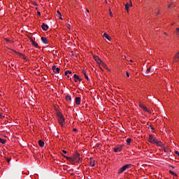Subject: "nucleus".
Returning a JSON list of instances; mask_svg holds the SVG:
<instances>
[{"label":"nucleus","instance_id":"29","mask_svg":"<svg viewBox=\"0 0 179 179\" xmlns=\"http://www.w3.org/2000/svg\"><path fill=\"white\" fill-rule=\"evenodd\" d=\"M23 59H25V61H29V59H27V57H26L24 55L22 56Z\"/></svg>","mask_w":179,"mask_h":179},{"label":"nucleus","instance_id":"35","mask_svg":"<svg viewBox=\"0 0 179 179\" xmlns=\"http://www.w3.org/2000/svg\"><path fill=\"white\" fill-rule=\"evenodd\" d=\"M157 15H160V10H158V11L156 13Z\"/></svg>","mask_w":179,"mask_h":179},{"label":"nucleus","instance_id":"10","mask_svg":"<svg viewBox=\"0 0 179 179\" xmlns=\"http://www.w3.org/2000/svg\"><path fill=\"white\" fill-rule=\"evenodd\" d=\"M122 150V146H119V147L113 148V150L115 153H118V152H121Z\"/></svg>","mask_w":179,"mask_h":179},{"label":"nucleus","instance_id":"12","mask_svg":"<svg viewBox=\"0 0 179 179\" xmlns=\"http://www.w3.org/2000/svg\"><path fill=\"white\" fill-rule=\"evenodd\" d=\"M100 65H101V66L105 68V69H106L107 71H110V69H108V66H107V65L104 64V62H102Z\"/></svg>","mask_w":179,"mask_h":179},{"label":"nucleus","instance_id":"31","mask_svg":"<svg viewBox=\"0 0 179 179\" xmlns=\"http://www.w3.org/2000/svg\"><path fill=\"white\" fill-rule=\"evenodd\" d=\"M16 54H17L18 55H20V57H23V54L20 53V52H16Z\"/></svg>","mask_w":179,"mask_h":179},{"label":"nucleus","instance_id":"14","mask_svg":"<svg viewBox=\"0 0 179 179\" xmlns=\"http://www.w3.org/2000/svg\"><path fill=\"white\" fill-rule=\"evenodd\" d=\"M41 40L43 44H48V39H47V38L42 37Z\"/></svg>","mask_w":179,"mask_h":179},{"label":"nucleus","instance_id":"47","mask_svg":"<svg viewBox=\"0 0 179 179\" xmlns=\"http://www.w3.org/2000/svg\"><path fill=\"white\" fill-rule=\"evenodd\" d=\"M75 82H78V79L77 78H75Z\"/></svg>","mask_w":179,"mask_h":179},{"label":"nucleus","instance_id":"21","mask_svg":"<svg viewBox=\"0 0 179 179\" xmlns=\"http://www.w3.org/2000/svg\"><path fill=\"white\" fill-rule=\"evenodd\" d=\"M73 78H74V79H77L78 80H80H80H82V79H80V78H79V76H78V75L74 74V75H73Z\"/></svg>","mask_w":179,"mask_h":179},{"label":"nucleus","instance_id":"2","mask_svg":"<svg viewBox=\"0 0 179 179\" xmlns=\"http://www.w3.org/2000/svg\"><path fill=\"white\" fill-rule=\"evenodd\" d=\"M57 118L60 125H62V127H64L65 124V117H64V115H62V113H57Z\"/></svg>","mask_w":179,"mask_h":179},{"label":"nucleus","instance_id":"44","mask_svg":"<svg viewBox=\"0 0 179 179\" xmlns=\"http://www.w3.org/2000/svg\"><path fill=\"white\" fill-rule=\"evenodd\" d=\"M34 5H35L36 6H37V3L34 2Z\"/></svg>","mask_w":179,"mask_h":179},{"label":"nucleus","instance_id":"43","mask_svg":"<svg viewBox=\"0 0 179 179\" xmlns=\"http://www.w3.org/2000/svg\"><path fill=\"white\" fill-rule=\"evenodd\" d=\"M176 33H179V28L176 29Z\"/></svg>","mask_w":179,"mask_h":179},{"label":"nucleus","instance_id":"3","mask_svg":"<svg viewBox=\"0 0 179 179\" xmlns=\"http://www.w3.org/2000/svg\"><path fill=\"white\" fill-rule=\"evenodd\" d=\"M132 166V164H127L124 166H123L122 168H120L118 170V174H122V173H124V171H125V170H127V169H130V167Z\"/></svg>","mask_w":179,"mask_h":179},{"label":"nucleus","instance_id":"36","mask_svg":"<svg viewBox=\"0 0 179 179\" xmlns=\"http://www.w3.org/2000/svg\"><path fill=\"white\" fill-rule=\"evenodd\" d=\"M71 27V24H67V29H69Z\"/></svg>","mask_w":179,"mask_h":179},{"label":"nucleus","instance_id":"6","mask_svg":"<svg viewBox=\"0 0 179 179\" xmlns=\"http://www.w3.org/2000/svg\"><path fill=\"white\" fill-rule=\"evenodd\" d=\"M140 107L141 108H143L144 111H147V113H148L149 114H151L152 112L149 110L146 106H143V104L140 103Z\"/></svg>","mask_w":179,"mask_h":179},{"label":"nucleus","instance_id":"13","mask_svg":"<svg viewBox=\"0 0 179 179\" xmlns=\"http://www.w3.org/2000/svg\"><path fill=\"white\" fill-rule=\"evenodd\" d=\"M76 104L77 106L80 104V97H76Z\"/></svg>","mask_w":179,"mask_h":179},{"label":"nucleus","instance_id":"48","mask_svg":"<svg viewBox=\"0 0 179 179\" xmlns=\"http://www.w3.org/2000/svg\"><path fill=\"white\" fill-rule=\"evenodd\" d=\"M99 146H100V143H98V144H97V148H99Z\"/></svg>","mask_w":179,"mask_h":179},{"label":"nucleus","instance_id":"34","mask_svg":"<svg viewBox=\"0 0 179 179\" xmlns=\"http://www.w3.org/2000/svg\"><path fill=\"white\" fill-rule=\"evenodd\" d=\"M3 117H4V116H3V114H2V113H0V118H3Z\"/></svg>","mask_w":179,"mask_h":179},{"label":"nucleus","instance_id":"38","mask_svg":"<svg viewBox=\"0 0 179 179\" xmlns=\"http://www.w3.org/2000/svg\"><path fill=\"white\" fill-rule=\"evenodd\" d=\"M7 163H10V159L9 158L7 159Z\"/></svg>","mask_w":179,"mask_h":179},{"label":"nucleus","instance_id":"11","mask_svg":"<svg viewBox=\"0 0 179 179\" xmlns=\"http://www.w3.org/2000/svg\"><path fill=\"white\" fill-rule=\"evenodd\" d=\"M82 73H83L85 78L87 79V80H90V78H89V76L86 74V70L83 69L82 71Z\"/></svg>","mask_w":179,"mask_h":179},{"label":"nucleus","instance_id":"7","mask_svg":"<svg viewBox=\"0 0 179 179\" xmlns=\"http://www.w3.org/2000/svg\"><path fill=\"white\" fill-rule=\"evenodd\" d=\"M178 61H179V52H178L176 54V55H175V57L173 58V62H178Z\"/></svg>","mask_w":179,"mask_h":179},{"label":"nucleus","instance_id":"19","mask_svg":"<svg viewBox=\"0 0 179 179\" xmlns=\"http://www.w3.org/2000/svg\"><path fill=\"white\" fill-rule=\"evenodd\" d=\"M66 101H72V97L71 96V95H67L66 96Z\"/></svg>","mask_w":179,"mask_h":179},{"label":"nucleus","instance_id":"28","mask_svg":"<svg viewBox=\"0 0 179 179\" xmlns=\"http://www.w3.org/2000/svg\"><path fill=\"white\" fill-rule=\"evenodd\" d=\"M125 9H126V10L128 12V9H129V3H127V4L125 5Z\"/></svg>","mask_w":179,"mask_h":179},{"label":"nucleus","instance_id":"4","mask_svg":"<svg viewBox=\"0 0 179 179\" xmlns=\"http://www.w3.org/2000/svg\"><path fill=\"white\" fill-rule=\"evenodd\" d=\"M148 141L150 143H153V145H155L156 142L157 141V138H156V137H155L153 135L150 134Z\"/></svg>","mask_w":179,"mask_h":179},{"label":"nucleus","instance_id":"1","mask_svg":"<svg viewBox=\"0 0 179 179\" xmlns=\"http://www.w3.org/2000/svg\"><path fill=\"white\" fill-rule=\"evenodd\" d=\"M62 156H64V157L66 158V160H68V162H76V163H80V154L78 152H76L73 157H66L64 155H62Z\"/></svg>","mask_w":179,"mask_h":179},{"label":"nucleus","instance_id":"26","mask_svg":"<svg viewBox=\"0 0 179 179\" xmlns=\"http://www.w3.org/2000/svg\"><path fill=\"white\" fill-rule=\"evenodd\" d=\"M90 164L92 167H94V166H96V164L94 163V161L93 162H92V161H90Z\"/></svg>","mask_w":179,"mask_h":179},{"label":"nucleus","instance_id":"25","mask_svg":"<svg viewBox=\"0 0 179 179\" xmlns=\"http://www.w3.org/2000/svg\"><path fill=\"white\" fill-rule=\"evenodd\" d=\"M132 139L131 138H127V145H130L131 144V142Z\"/></svg>","mask_w":179,"mask_h":179},{"label":"nucleus","instance_id":"39","mask_svg":"<svg viewBox=\"0 0 179 179\" xmlns=\"http://www.w3.org/2000/svg\"><path fill=\"white\" fill-rule=\"evenodd\" d=\"M73 131L74 132H76V131H78V129L74 128V129H73Z\"/></svg>","mask_w":179,"mask_h":179},{"label":"nucleus","instance_id":"22","mask_svg":"<svg viewBox=\"0 0 179 179\" xmlns=\"http://www.w3.org/2000/svg\"><path fill=\"white\" fill-rule=\"evenodd\" d=\"M0 143H2V145H5L6 143V140L0 138Z\"/></svg>","mask_w":179,"mask_h":179},{"label":"nucleus","instance_id":"42","mask_svg":"<svg viewBox=\"0 0 179 179\" xmlns=\"http://www.w3.org/2000/svg\"><path fill=\"white\" fill-rule=\"evenodd\" d=\"M110 10V16H113V13L111 12V10Z\"/></svg>","mask_w":179,"mask_h":179},{"label":"nucleus","instance_id":"45","mask_svg":"<svg viewBox=\"0 0 179 179\" xmlns=\"http://www.w3.org/2000/svg\"><path fill=\"white\" fill-rule=\"evenodd\" d=\"M171 5H174V1H172Z\"/></svg>","mask_w":179,"mask_h":179},{"label":"nucleus","instance_id":"49","mask_svg":"<svg viewBox=\"0 0 179 179\" xmlns=\"http://www.w3.org/2000/svg\"><path fill=\"white\" fill-rule=\"evenodd\" d=\"M67 78L69 79V76L67 74Z\"/></svg>","mask_w":179,"mask_h":179},{"label":"nucleus","instance_id":"52","mask_svg":"<svg viewBox=\"0 0 179 179\" xmlns=\"http://www.w3.org/2000/svg\"><path fill=\"white\" fill-rule=\"evenodd\" d=\"M164 34H165L166 36H167V34H166V33H164Z\"/></svg>","mask_w":179,"mask_h":179},{"label":"nucleus","instance_id":"40","mask_svg":"<svg viewBox=\"0 0 179 179\" xmlns=\"http://www.w3.org/2000/svg\"><path fill=\"white\" fill-rule=\"evenodd\" d=\"M169 168L171 169V170L174 169V166H170Z\"/></svg>","mask_w":179,"mask_h":179},{"label":"nucleus","instance_id":"50","mask_svg":"<svg viewBox=\"0 0 179 179\" xmlns=\"http://www.w3.org/2000/svg\"><path fill=\"white\" fill-rule=\"evenodd\" d=\"M87 12L89 13V12H90V11H89V9H87Z\"/></svg>","mask_w":179,"mask_h":179},{"label":"nucleus","instance_id":"53","mask_svg":"<svg viewBox=\"0 0 179 179\" xmlns=\"http://www.w3.org/2000/svg\"><path fill=\"white\" fill-rule=\"evenodd\" d=\"M131 6H132V3H131Z\"/></svg>","mask_w":179,"mask_h":179},{"label":"nucleus","instance_id":"20","mask_svg":"<svg viewBox=\"0 0 179 179\" xmlns=\"http://www.w3.org/2000/svg\"><path fill=\"white\" fill-rule=\"evenodd\" d=\"M155 145H157L158 146H163V143H162V141H159V140H157Z\"/></svg>","mask_w":179,"mask_h":179},{"label":"nucleus","instance_id":"41","mask_svg":"<svg viewBox=\"0 0 179 179\" xmlns=\"http://www.w3.org/2000/svg\"><path fill=\"white\" fill-rule=\"evenodd\" d=\"M171 8V4L168 5V9H170Z\"/></svg>","mask_w":179,"mask_h":179},{"label":"nucleus","instance_id":"33","mask_svg":"<svg viewBox=\"0 0 179 179\" xmlns=\"http://www.w3.org/2000/svg\"><path fill=\"white\" fill-rule=\"evenodd\" d=\"M37 15H38V16H41V13H40V11H38Z\"/></svg>","mask_w":179,"mask_h":179},{"label":"nucleus","instance_id":"32","mask_svg":"<svg viewBox=\"0 0 179 179\" xmlns=\"http://www.w3.org/2000/svg\"><path fill=\"white\" fill-rule=\"evenodd\" d=\"M62 152L64 153V155H66V153H68V152H66V150H63Z\"/></svg>","mask_w":179,"mask_h":179},{"label":"nucleus","instance_id":"5","mask_svg":"<svg viewBox=\"0 0 179 179\" xmlns=\"http://www.w3.org/2000/svg\"><path fill=\"white\" fill-rule=\"evenodd\" d=\"M52 69L54 73H59V72L61 71V69L57 67V66H55V65L52 66Z\"/></svg>","mask_w":179,"mask_h":179},{"label":"nucleus","instance_id":"24","mask_svg":"<svg viewBox=\"0 0 179 179\" xmlns=\"http://www.w3.org/2000/svg\"><path fill=\"white\" fill-rule=\"evenodd\" d=\"M69 73H70V74L72 73V71L68 70V71H65L64 75H65L66 76H68V74H69Z\"/></svg>","mask_w":179,"mask_h":179},{"label":"nucleus","instance_id":"16","mask_svg":"<svg viewBox=\"0 0 179 179\" xmlns=\"http://www.w3.org/2000/svg\"><path fill=\"white\" fill-rule=\"evenodd\" d=\"M57 17L60 18L61 20H62V14H61V12H59V10H57Z\"/></svg>","mask_w":179,"mask_h":179},{"label":"nucleus","instance_id":"37","mask_svg":"<svg viewBox=\"0 0 179 179\" xmlns=\"http://www.w3.org/2000/svg\"><path fill=\"white\" fill-rule=\"evenodd\" d=\"M126 75H127V76L128 78H129V72H127V73H126Z\"/></svg>","mask_w":179,"mask_h":179},{"label":"nucleus","instance_id":"8","mask_svg":"<svg viewBox=\"0 0 179 179\" xmlns=\"http://www.w3.org/2000/svg\"><path fill=\"white\" fill-rule=\"evenodd\" d=\"M94 59H95V61H96V62H97V64H101L103 62V61H101V59H100V57H99L98 56H94Z\"/></svg>","mask_w":179,"mask_h":179},{"label":"nucleus","instance_id":"51","mask_svg":"<svg viewBox=\"0 0 179 179\" xmlns=\"http://www.w3.org/2000/svg\"><path fill=\"white\" fill-rule=\"evenodd\" d=\"M130 62H134V61H132V60H130Z\"/></svg>","mask_w":179,"mask_h":179},{"label":"nucleus","instance_id":"9","mask_svg":"<svg viewBox=\"0 0 179 179\" xmlns=\"http://www.w3.org/2000/svg\"><path fill=\"white\" fill-rule=\"evenodd\" d=\"M41 27L43 31H47L48 30V25L45 24V23H43Z\"/></svg>","mask_w":179,"mask_h":179},{"label":"nucleus","instance_id":"23","mask_svg":"<svg viewBox=\"0 0 179 179\" xmlns=\"http://www.w3.org/2000/svg\"><path fill=\"white\" fill-rule=\"evenodd\" d=\"M169 173H170V174H171L172 176H175V177H177V176H178L177 173H174V171H171V170L169 171Z\"/></svg>","mask_w":179,"mask_h":179},{"label":"nucleus","instance_id":"18","mask_svg":"<svg viewBox=\"0 0 179 179\" xmlns=\"http://www.w3.org/2000/svg\"><path fill=\"white\" fill-rule=\"evenodd\" d=\"M103 37H105V38H107V40H108L109 41H111V38H110V36H108V34H107V33H104V34H103Z\"/></svg>","mask_w":179,"mask_h":179},{"label":"nucleus","instance_id":"15","mask_svg":"<svg viewBox=\"0 0 179 179\" xmlns=\"http://www.w3.org/2000/svg\"><path fill=\"white\" fill-rule=\"evenodd\" d=\"M31 43L34 47H36V48L38 47V44H37L36 41H33V39H31Z\"/></svg>","mask_w":179,"mask_h":179},{"label":"nucleus","instance_id":"27","mask_svg":"<svg viewBox=\"0 0 179 179\" xmlns=\"http://www.w3.org/2000/svg\"><path fill=\"white\" fill-rule=\"evenodd\" d=\"M150 69H152V67H149L148 69H147V70L145 71L146 75H147V73H149V72H150Z\"/></svg>","mask_w":179,"mask_h":179},{"label":"nucleus","instance_id":"17","mask_svg":"<svg viewBox=\"0 0 179 179\" xmlns=\"http://www.w3.org/2000/svg\"><path fill=\"white\" fill-rule=\"evenodd\" d=\"M38 144L41 148H44V141H43L42 140L38 141Z\"/></svg>","mask_w":179,"mask_h":179},{"label":"nucleus","instance_id":"46","mask_svg":"<svg viewBox=\"0 0 179 179\" xmlns=\"http://www.w3.org/2000/svg\"><path fill=\"white\" fill-rule=\"evenodd\" d=\"M123 59H127V57L124 56Z\"/></svg>","mask_w":179,"mask_h":179},{"label":"nucleus","instance_id":"30","mask_svg":"<svg viewBox=\"0 0 179 179\" xmlns=\"http://www.w3.org/2000/svg\"><path fill=\"white\" fill-rule=\"evenodd\" d=\"M148 128H150V129H152V131H155V127H153V126L150 125Z\"/></svg>","mask_w":179,"mask_h":179}]
</instances>
